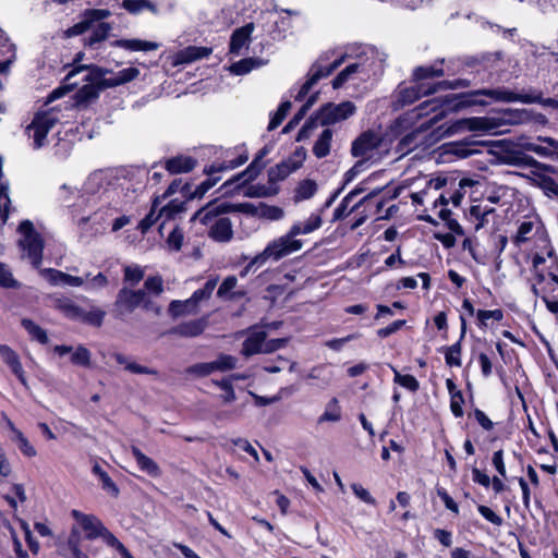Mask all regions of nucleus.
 Segmentation results:
<instances>
[{"label": "nucleus", "instance_id": "54", "mask_svg": "<svg viewBox=\"0 0 558 558\" xmlns=\"http://www.w3.org/2000/svg\"><path fill=\"white\" fill-rule=\"evenodd\" d=\"M11 199L8 185L0 184V219L4 223L9 217Z\"/></svg>", "mask_w": 558, "mask_h": 558}, {"label": "nucleus", "instance_id": "17", "mask_svg": "<svg viewBox=\"0 0 558 558\" xmlns=\"http://www.w3.org/2000/svg\"><path fill=\"white\" fill-rule=\"evenodd\" d=\"M444 111H440L439 113H436L433 118H430L427 122H423L417 129H415L413 132L407 134L401 140L400 144L403 148L411 149L413 147H417L421 144H423L422 140H418V137L429 130L432 126H434L441 118H442Z\"/></svg>", "mask_w": 558, "mask_h": 558}, {"label": "nucleus", "instance_id": "58", "mask_svg": "<svg viewBox=\"0 0 558 558\" xmlns=\"http://www.w3.org/2000/svg\"><path fill=\"white\" fill-rule=\"evenodd\" d=\"M238 279L234 276L227 277L218 288L217 295L222 299H232L230 292L235 288Z\"/></svg>", "mask_w": 558, "mask_h": 558}, {"label": "nucleus", "instance_id": "36", "mask_svg": "<svg viewBox=\"0 0 558 558\" xmlns=\"http://www.w3.org/2000/svg\"><path fill=\"white\" fill-rule=\"evenodd\" d=\"M10 428L13 433L12 439L15 441L21 452L28 458L35 457L37 452L23 433L15 428L12 423H10Z\"/></svg>", "mask_w": 558, "mask_h": 558}, {"label": "nucleus", "instance_id": "11", "mask_svg": "<svg viewBox=\"0 0 558 558\" xmlns=\"http://www.w3.org/2000/svg\"><path fill=\"white\" fill-rule=\"evenodd\" d=\"M355 110L356 107L352 101H343L338 105L328 102L324 105L315 116L320 125H331L347 120L354 114Z\"/></svg>", "mask_w": 558, "mask_h": 558}, {"label": "nucleus", "instance_id": "55", "mask_svg": "<svg viewBox=\"0 0 558 558\" xmlns=\"http://www.w3.org/2000/svg\"><path fill=\"white\" fill-rule=\"evenodd\" d=\"M534 229V223L532 221H523L519 228L518 232L514 236V242L517 245H520L532 238Z\"/></svg>", "mask_w": 558, "mask_h": 558}, {"label": "nucleus", "instance_id": "39", "mask_svg": "<svg viewBox=\"0 0 558 558\" xmlns=\"http://www.w3.org/2000/svg\"><path fill=\"white\" fill-rule=\"evenodd\" d=\"M444 75V70L436 65H426V66H417L413 71V78L416 84H421L420 82L429 77H439Z\"/></svg>", "mask_w": 558, "mask_h": 558}, {"label": "nucleus", "instance_id": "61", "mask_svg": "<svg viewBox=\"0 0 558 558\" xmlns=\"http://www.w3.org/2000/svg\"><path fill=\"white\" fill-rule=\"evenodd\" d=\"M319 124V121L318 119L316 118V116H312L306 122L305 124L302 126V129L299 131L298 133V136H296V141L298 142H301V141H305L307 140L310 136H311V133L312 131L317 128V125Z\"/></svg>", "mask_w": 558, "mask_h": 558}, {"label": "nucleus", "instance_id": "63", "mask_svg": "<svg viewBox=\"0 0 558 558\" xmlns=\"http://www.w3.org/2000/svg\"><path fill=\"white\" fill-rule=\"evenodd\" d=\"M477 510L488 522L493 523L496 526L502 525V518L498 515L495 511H493L489 507L480 505L477 507Z\"/></svg>", "mask_w": 558, "mask_h": 558}, {"label": "nucleus", "instance_id": "26", "mask_svg": "<svg viewBox=\"0 0 558 558\" xmlns=\"http://www.w3.org/2000/svg\"><path fill=\"white\" fill-rule=\"evenodd\" d=\"M140 75V70L134 66L125 68L120 70L113 76L106 78L102 77V87H116L119 85H123L135 80Z\"/></svg>", "mask_w": 558, "mask_h": 558}, {"label": "nucleus", "instance_id": "21", "mask_svg": "<svg viewBox=\"0 0 558 558\" xmlns=\"http://www.w3.org/2000/svg\"><path fill=\"white\" fill-rule=\"evenodd\" d=\"M209 236L218 242H229L233 236L230 219L227 217L216 219L210 227Z\"/></svg>", "mask_w": 558, "mask_h": 558}, {"label": "nucleus", "instance_id": "5", "mask_svg": "<svg viewBox=\"0 0 558 558\" xmlns=\"http://www.w3.org/2000/svg\"><path fill=\"white\" fill-rule=\"evenodd\" d=\"M333 54V51L324 52L318 60L311 66L308 78L301 86L299 93L295 96V100H302L312 87L322 78L329 76L337 68H339L348 57L347 53L340 56L336 60H333L329 65H325L324 62L328 61Z\"/></svg>", "mask_w": 558, "mask_h": 558}, {"label": "nucleus", "instance_id": "46", "mask_svg": "<svg viewBox=\"0 0 558 558\" xmlns=\"http://www.w3.org/2000/svg\"><path fill=\"white\" fill-rule=\"evenodd\" d=\"M147 293V296L151 299V296H158L163 291V281L160 276L148 277L144 282V288Z\"/></svg>", "mask_w": 558, "mask_h": 558}, {"label": "nucleus", "instance_id": "52", "mask_svg": "<svg viewBox=\"0 0 558 558\" xmlns=\"http://www.w3.org/2000/svg\"><path fill=\"white\" fill-rule=\"evenodd\" d=\"M185 202L180 199H172L166 206L160 208L159 216H165L166 219H171L177 214L184 210Z\"/></svg>", "mask_w": 558, "mask_h": 558}, {"label": "nucleus", "instance_id": "30", "mask_svg": "<svg viewBox=\"0 0 558 558\" xmlns=\"http://www.w3.org/2000/svg\"><path fill=\"white\" fill-rule=\"evenodd\" d=\"M461 319V337L460 340L448 347L445 352V360L449 366H461V340L463 339L466 330V322L463 316Z\"/></svg>", "mask_w": 558, "mask_h": 558}, {"label": "nucleus", "instance_id": "57", "mask_svg": "<svg viewBox=\"0 0 558 558\" xmlns=\"http://www.w3.org/2000/svg\"><path fill=\"white\" fill-rule=\"evenodd\" d=\"M68 546L71 550L72 558H88L87 555L80 549V535L75 529L72 530L69 536Z\"/></svg>", "mask_w": 558, "mask_h": 558}, {"label": "nucleus", "instance_id": "29", "mask_svg": "<svg viewBox=\"0 0 558 558\" xmlns=\"http://www.w3.org/2000/svg\"><path fill=\"white\" fill-rule=\"evenodd\" d=\"M111 46L130 51H150L159 48L157 43L142 39H118L112 41Z\"/></svg>", "mask_w": 558, "mask_h": 558}, {"label": "nucleus", "instance_id": "64", "mask_svg": "<svg viewBox=\"0 0 558 558\" xmlns=\"http://www.w3.org/2000/svg\"><path fill=\"white\" fill-rule=\"evenodd\" d=\"M0 286L4 288L17 287V281L14 280L10 269L2 263H0Z\"/></svg>", "mask_w": 558, "mask_h": 558}, {"label": "nucleus", "instance_id": "49", "mask_svg": "<svg viewBox=\"0 0 558 558\" xmlns=\"http://www.w3.org/2000/svg\"><path fill=\"white\" fill-rule=\"evenodd\" d=\"M236 357L228 354H220L217 360L213 361L215 372H227L236 367Z\"/></svg>", "mask_w": 558, "mask_h": 558}, {"label": "nucleus", "instance_id": "42", "mask_svg": "<svg viewBox=\"0 0 558 558\" xmlns=\"http://www.w3.org/2000/svg\"><path fill=\"white\" fill-rule=\"evenodd\" d=\"M362 65L360 63H351L345 66L332 81V87L335 89L340 88L349 78L361 71Z\"/></svg>", "mask_w": 558, "mask_h": 558}, {"label": "nucleus", "instance_id": "3", "mask_svg": "<svg viewBox=\"0 0 558 558\" xmlns=\"http://www.w3.org/2000/svg\"><path fill=\"white\" fill-rule=\"evenodd\" d=\"M113 305L117 317L121 319L132 314L138 307H142L145 311H150L156 315L160 314V306L147 296L145 290L140 289L133 290L128 287L121 288L117 294Z\"/></svg>", "mask_w": 558, "mask_h": 558}, {"label": "nucleus", "instance_id": "12", "mask_svg": "<svg viewBox=\"0 0 558 558\" xmlns=\"http://www.w3.org/2000/svg\"><path fill=\"white\" fill-rule=\"evenodd\" d=\"M305 154L303 151H296L294 157H290L280 163L276 165L275 167H271L268 170V182L270 184H276L282 180H284L287 177H289L292 172L298 170L302 161L304 159Z\"/></svg>", "mask_w": 558, "mask_h": 558}, {"label": "nucleus", "instance_id": "43", "mask_svg": "<svg viewBox=\"0 0 558 558\" xmlns=\"http://www.w3.org/2000/svg\"><path fill=\"white\" fill-rule=\"evenodd\" d=\"M196 306H193L192 302H189V299L185 301H172L169 305V313L173 317H179L182 315H189L195 313Z\"/></svg>", "mask_w": 558, "mask_h": 558}, {"label": "nucleus", "instance_id": "35", "mask_svg": "<svg viewBox=\"0 0 558 558\" xmlns=\"http://www.w3.org/2000/svg\"><path fill=\"white\" fill-rule=\"evenodd\" d=\"M247 159H248L247 154L245 151H243L235 159H228L220 163L211 165L206 170V173L211 177L213 174H215L217 172L235 169V168L240 167L241 165L245 163L247 161Z\"/></svg>", "mask_w": 558, "mask_h": 558}, {"label": "nucleus", "instance_id": "28", "mask_svg": "<svg viewBox=\"0 0 558 558\" xmlns=\"http://www.w3.org/2000/svg\"><path fill=\"white\" fill-rule=\"evenodd\" d=\"M265 331L252 332L243 342L241 353L244 356L263 353V342L266 340Z\"/></svg>", "mask_w": 558, "mask_h": 558}, {"label": "nucleus", "instance_id": "45", "mask_svg": "<svg viewBox=\"0 0 558 558\" xmlns=\"http://www.w3.org/2000/svg\"><path fill=\"white\" fill-rule=\"evenodd\" d=\"M316 191H317V185L314 181L304 180L296 187L294 198L296 202L308 199L312 196H314Z\"/></svg>", "mask_w": 558, "mask_h": 558}, {"label": "nucleus", "instance_id": "32", "mask_svg": "<svg viewBox=\"0 0 558 558\" xmlns=\"http://www.w3.org/2000/svg\"><path fill=\"white\" fill-rule=\"evenodd\" d=\"M332 136L333 132L330 129L323 130L313 146V154L317 158H324L330 154Z\"/></svg>", "mask_w": 558, "mask_h": 558}, {"label": "nucleus", "instance_id": "9", "mask_svg": "<svg viewBox=\"0 0 558 558\" xmlns=\"http://www.w3.org/2000/svg\"><path fill=\"white\" fill-rule=\"evenodd\" d=\"M118 179L111 171L98 170L89 174L84 183V192L92 196L110 199L116 193Z\"/></svg>", "mask_w": 558, "mask_h": 558}, {"label": "nucleus", "instance_id": "33", "mask_svg": "<svg viewBox=\"0 0 558 558\" xmlns=\"http://www.w3.org/2000/svg\"><path fill=\"white\" fill-rule=\"evenodd\" d=\"M265 167L264 163H258V160H253L248 167L242 171L241 173L234 175L231 180L227 181L225 183V186L231 185L233 182H242L248 183L253 181L262 171V169Z\"/></svg>", "mask_w": 558, "mask_h": 558}, {"label": "nucleus", "instance_id": "34", "mask_svg": "<svg viewBox=\"0 0 558 558\" xmlns=\"http://www.w3.org/2000/svg\"><path fill=\"white\" fill-rule=\"evenodd\" d=\"M265 64L262 59L258 58H245L230 65L229 70L234 75H244L251 72L253 69L260 68Z\"/></svg>", "mask_w": 558, "mask_h": 558}, {"label": "nucleus", "instance_id": "41", "mask_svg": "<svg viewBox=\"0 0 558 558\" xmlns=\"http://www.w3.org/2000/svg\"><path fill=\"white\" fill-rule=\"evenodd\" d=\"M8 39L4 38L2 29H0V45L5 49L2 54L8 53L9 56L3 60L0 61V73L8 72L10 65L15 59V47L13 44H3L7 43Z\"/></svg>", "mask_w": 558, "mask_h": 558}, {"label": "nucleus", "instance_id": "38", "mask_svg": "<svg viewBox=\"0 0 558 558\" xmlns=\"http://www.w3.org/2000/svg\"><path fill=\"white\" fill-rule=\"evenodd\" d=\"M218 279L211 278L209 279L202 289L196 290L192 296L189 299V302L193 303V306H197L201 301L207 300L210 298L213 291L217 286Z\"/></svg>", "mask_w": 558, "mask_h": 558}, {"label": "nucleus", "instance_id": "62", "mask_svg": "<svg viewBox=\"0 0 558 558\" xmlns=\"http://www.w3.org/2000/svg\"><path fill=\"white\" fill-rule=\"evenodd\" d=\"M476 316H477L480 324L482 326H486L488 319H495V320L499 322L502 319L504 314L500 310H493V311L480 310V311H477Z\"/></svg>", "mask_w": 558, "mask_h": 558}, {"label": "nucleus", "instance_id": "20", "mask_svg": "<svg viewBox=\"0 0 558 558\" xmlns=\"http://www.w3.org/2000/svg\"><path fill=\"white\" fill-rule=\"evenodd\" d=\"M0 357L5 364H8L19 380L23 385H26V378L17 354L10 347L0 344Z\"/></svg>", "mask_w": 558, "mask_h": 558}, {"label": "nucleus", "instance_id": "51", "mask_svg": "<svg viewBox=\"0 0 558 558\" xmlns=\"http://www.w3.org/2000/svg\"><path fill=\"white\" fill-rule=\"evenodd\" d=\"M214 372L215 368L213 362L196 363L185 369L186 374L193 375L195 377H205L213 374Z\"/></svg>", "mask_w": 558, "mask_h": 558}, {"label": "nucleus", "instance_id": "15", "mask_svg": "<svg viewBox=\"0 0 558 558\" xmlns=\"http://www.w3.org/2000/svg\"><path fill=\"white\" fill-rule=\"evenodd\" d=\"M43 276L51 286L82 287L85 284L83 277L72 276L53 268L40 269Z\"/></svg>", "mask_w": 558, "mask_h": 558}, {"label": "nucleus", "instance_id": "10", "mask_svg": "<svg viewBox=\"0 0 558 558\" xmlns=\"http://www.w3.org/2000/svg\"><path fill=\"white\" fill-rule=\"evenodd\" d=\"M456 85L442 81L433 85H427L425 83L414 84L411 86H399L397 95H396V106L398 108H402L404 106L411 105L417 99H420L424 95H430L436 93L439 88H454Z\"/></svg>", "mask_w": 558, "mask_h": 558}, {"label": "nucleus", "instance_id": "48", "mask_svg": "<svg viewBox=\"0 0 558 558\" xmlns=\"http://www.w3.org/2000/svg\"><path fill=\"white\" fill-rule=\"evenodd\" d=\"M392 371L395 373V378H393L395 383L399 384L400 386H402L403 388H405L412 392H415L416 390H418L420 384L413 375H409V374L402 375L395 367H392Z\"/></svg>", "mask_w": 558, "mask_h": 558}, {"label": "nucleus", "instance_id": "56", "mask_svg": "<svg viewBox=\"0 0 558 558\" xmlns=\"http://www.w3.org/2000/svg\"><path fill=\"white\" fill-rule=\"evenodd\" d=\"M75 365L88 367L90 365V352L85 347H78L71 356Z\"/></svg>", "mask_w": 558, "mask_h": 558}, {"label": "nucleus", "instance_id": "25", "mask_svg": "<svg viewBox=\"0 0 558 558\" xmlns=\"http://www.w3.org/2000/svg\"><path fill=\"white\" fill-rule=\"evenodd\" d=\"M51 304L54 308L59 310L71 319H77L81 313V308L78 305H76L71 299L62 295H52L50 296Z\"/></svg>", "mask_w": 558, "mask_h": 558}, {"label": "nucleus", "instance_id": "23", "mask_svg": "<svg viewBox=\"0 0 558 558\" xmlns=\"http://www.w3.org/2000/svg\"><path fill=\"white\" fill-rule=\"evenodd\" d=\"M112 356L116 360V362L118 364L122 365L124 367V369L129 373L137 374V375H154V376L158 375L157 369L141 365V364L136 363L134 360H132L131 357H129L122 353H113Z\"/></svg>", "mask_w": 558, "mask_h": 558}, {"label": "nucleus", "instance_id": "59", "mask_svg": "<svg viewBox=\"0 0 558 558\" xmlns=\"http://www.w3.org/2000/svg\"><path fill=\"white\" fill-rule=\"evenodd\" d=\"M93 24L84 13L83 20L65 31L66 37L82 35L92 28Z\"/></svg>", "mask_w": 558, "mask_h": 558}, {"label": "nucleus", "instance_id": "14", "mask_svg": "<svg viewBox=\"0 0 558 558\" xmlns=\"http://www.w3.org/2000/svg\"><path fill=\"white\" fill-rule=\"evenodd\" d=\"M381 143L379 134L367 130L363 132L353 143L351 153L354 157H364L376 149Z\"/></svg>", "mask_w": 558, "mask_h": 558}, {"label": "nucleus", "instance_id": "8", "mask_svg": "<svg viewBox=\"0 0 558 558\" xmlns=\"http://www.w3.org/2000/svg\"><path fill=\"white\" fill-rule=\"evenodd\" d=\"M505 124L506 122L502 118L474 117L457 121L446 130L441 131L440 136L451 135L464 129L483 133H497V130Z\"/></svg>", "mask_w": 558, "mask_h": 558}, {"label": "nucleus", "instance_id": "1", "mask_svg": "<svg viewBox=\"0 0 558 558\" xmlns=\"http://www.w3.org/2000/svg\"><path fill=\"white\" fill-rule=\"evenodd\" d=\"M322 225L323 219L318 214H312L305 221H298L293 223L288 233L269 242L262 253L253 257L241 271V276L243 277L250 271L256 270L268 259L277 262L300 251L303 247V242L295 238L301 234H310L319 229Z\"/></svg>", "mask_w": 558, "mask_h": 558}, {"label": "nucleus", "instance_id": "53", "mask_svg": "<svg viewBox=\"0 0 558 558\" xmlns=\"http://www.w3.org/2000/svg\"><path fill=\"white\" fill-rule=\"evenodd\" d=\"M159 205V199L156 198L153 203L150 211L140 221L138 229L142 233H146L158 220L159 215L156 216L155 211Z\"/></svg>", "mask_w": 558, "mask_h": 558}, {"label": "nucleus", "instance_id": "50", "mask_svg": "<svg viewBox=\"0 0 558 558\" xmlns=\"http://www.w3.org/2000/svg\"><path fill=\"white\" fill-rule=\"evenodd\" d=\"M291 102L289 100L287 101H283L278 110L275 112V114L271 117L270 119V122L268 124V130L269 131H272L275 130L276 128H278L281 122L284 120L286 116L288 114V112L290 111L291 109Z\"/></svg>", "mask_w": 558, "mask_h": 558}, {"label": "nucleus", "instance_id": "4", "mask_svg": "<svg viewBox=\"0 0 558 558\" xmlns=\"http://www.w3.org/2000/svg\"><path fill=\"white\" fill-rule=\"evenodd\" d=\"M58 122L59 116L53 109L35 114L25 129V134L32 141L31 145L34 149L37 150L47 145V135Z\"/></svg>", "mask_w": 558, "mask_h": 558}, {"label": "nucleus", "instance_id": "60", "mask_svg": "<svg viewBox=\"0 0 558 558\" xmlns=\"http://www.w3.org/2000/svg\"><path fill=\"white\" fill-rule=\"evenodd\" d=\"M277 193V189L266 185H251L245 195L250 197H267Z\"/></svg>", "mask_w": 558, "mask_h": 558}, {"label": "nucleus", "instance_id": "13", "mask_svg": "<svg viewBox=\"0 0 558 558\" xmlns=\"http://www.w3.org/2000/svg\"><path fill=\"white\" fill-rule=\"evenodd\" d=\"M232 210V205L228 203H208L206 206L198 209L191 218L192 221L198 220L205 226H210L214 221L222 214H227Z\"/></svg>", "mask_w": 558, "mask_h": 558}, {"label": "nucleus", "instance_id": "27", "mask_svg": "<svg viewBox=\"0 0 558 558\" xmlns=\"http://www.w3.org/2000/svg\"><path fill=\"white\" fill-rule=\"evenodd\" d=\"M90 29V35L84 38V45L89 48H95L96 45L105 41L109 37L112 26L110 23L100 22L95 26L93 25Z\"/></svg>", "mask_w": 558, "mask_h": 558}, {"label": "nucleus", "instance_id": "18", "mask_svg": "<svg viewBox=\"0 0 558 558\" xmlns=\"http://www.w3.org/2000/svg\"><path fill=\"white\" fill-rule=\"evenodd\" d=\"M208 325L207 317H202L198 319L184 322L174 327L171 330V333L181 336V337H197L206 329Z\"/></svg>", "mask_w": 558, "mask_h": 558}, {"label": "nucleus", "instance_id": "47", "mask_svg": "<svg viewBox=\"0 0 558 558\" xmlns=\"http://www.w3.org/2000/svg\"><path fill=\"white\" fill-rule=\"evenodd\" d=\"M144 278V269L138 265H129L124 267V281L132 287L137 286Z\"/></svg>", "mask_w": 558, "mask_h": 558}, {"label": "nucleus", "instance_id": "37", "mask_svg": "<svg viewBox=\"0 0 558 558\" xmlns=\"http://www.w3.org/2000/svg\"><path fill=\"white\" fill-rule=\"evenodd\" d=\"M24 329L28 332L32 339L38 341L41 344H46L48 342V336L45 329L38 326L36 323L28 318H24L21 322Z\"/></svg>", "mask_w": 558, "mask_h": 558}, {"label": "nucleus", "instance_id": "40", "mask_svg": "<svg viewBox=\"0 0 558 558\" xmlns=\"http://www.w3.org/2000/svg\"><path fill=\"white\" fill-rule=\"evenodd\" d=\"M341 418L340 408L338 400L332 398L326 405L324 413L318 417V424L324 422H338Z\"/></svg>", "mask_w": 558, "mask_h": 558}, {"label": "nucleus", "instance_id": "19", "mask_svg": "<svg viewBox=\"0 0 558 558\" xmlns=\"http://www.w3.org/2000/svg\"><path fill=\"white\" fill-rule=\"evenodd\" d=\"M253 31V23H248L240 28H236L231 36L230 52L233 54H240L242 48L246 47L250 43Z\"/></svg>", "mask_w": 558, "mask_h": 558}, {"label": "nucleus", "instance_id": "22", "mask_svg": "<svg viewBox=\"0 0 558 558\" xmlns=\"http://www.w3.org/2000/svg\"><path fill=\"white\" fill-rule=\"evenodd\" d=\"M213 52L211 48L208 47H195L190 46L183 50H180L174 57V64L191 63L196 60L208 57Z\"/></svg>", "mask_w": 558, "mask_h": 558}, {"label": "nucleus", "instance_id": "7", "mask_svg": "<svg viewBox=\"0 0 558 558\" xmlns=\"http://www.w3.org/2000/svg\"><path fill=\"white\" fill-rule=\"evenodd\" d=\"M19 231L22 234L20 245L32 265L38 268L43 260L44 241L41 236L34 230V226L29 220L22 221Z\"/></svg>", "mask_w": 558, "mask_h": 558}, {"label": "nucleus", "instance_id": "2", "mask_svg": "<svg viewBox=\"0 0 558 558\" xmlns=\"http://www.w3.org/2000/svg\"><path fill=\"white\" fill-rule=\"evenodd\" d=\"M109 73L108 70L101 68H87L80 66L75 70L70 71L62 86L56 88L48 96V102H51L62 96H64L68 92H70L74 86L78 84L77 81H73V78L80 74H83L82 81L85 84L77 89L74 95V105L76 107L83 108L88 106L90 102L96 100L99 96V93L105 89L102 87V77Z\"/></svg>", "mask_w": 558, "mask_h": 558}, {"label": "nucleus", "instance_id": "44", "mask_svg": "<svg viewBox=\"0 0 558 558\" xmlns=\"http://www.w3.org/2000/svg\"><path fill=\"white\" fill-rule=\"evenodd\" d=\"M81 313L82 315H80V317H77L76 320L84 322L96 327L102 325L106 315V313L100 308H94L89 312H86L83 308H81Z\"/></svg>", "mask_w": 558, "mask_h": 558}, {"label": "nucleus", "instance_id": "31", "mask_svg": "<svg viewBox=\"0 0 558 558\" xmlns=\"http://www.w3.org/2000/svg\"><path fill=\"white\" fill-rule=\"evenodd\" d=\"M196 166V160L192 157L177 156L166 161V168L170 173H183L193 170Z\"/></svg>", "mask_w": 558, "mask_h": 558}, {"label": "nucleus", "instance_id": "16", "mask_svg": "<svg viewBox=\"0 0 558 558\" xmlns=\"http://www.w3.org/2000/svg\"><path fill=\"white\" fill-rule=\"evenodd\" d=\"M72 515L86 532V538L88 539L100 537L102 531L106 529L101 521L95 515L84 514L77 510H73Z\"/></svg>", "mask_w": 558, "mask_h": 558}, {"label": "nucleus", "instance_id": "6", "mask_svg": "<svg viewBox=\"0 0 558 558\" xmlns=\"http://www.w3.org/2000/svg\"><path fill=\"white\" fill-rule=\"evenodd\" d=\"M476 95L488 96L495 100L504 102H523V104H542L546 107L558 109V100L554 98H542V93L531 92L527 94L513 93L505 88L496 89H481L476 92Z\"/></svg>", "mask_w": 558, "mask_h": 558}, {"label": "nucleus", "instance_id": "24", "mask_svg": "<svg viewBox=\"0 0 558 558\" xmlns=\"http://www.w3.org/2000/svg\"><path fill=\"white\" fill-rule=\"evenodd\" d=\"M131 452L141 471L147 473L151 477H159L161 475L159 465L151 458L144 454L136 446L131 447Z\"/></svg>", "mask_w": 558, "mask_h": 558}]
</instances>
